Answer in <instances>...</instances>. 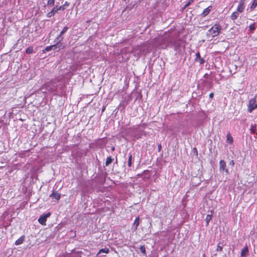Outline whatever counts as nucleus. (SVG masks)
<instances>
[{"mask_svg": "<svg viewBox=\"0 0 257 257\" xmlns=\"http://www.w3.org/2000/svg\"><path fill=\"white\" fill-rule=\"evenodd\" d=\"M226 163L224 160H221L219 162V170L220 171H225L227 174H229L228 169L226 168Z\"/></svg>", "mask_w": 257, "mask_h": 257, "instance_id": "423d86ee", "label": "nucleus"}, {"mask_svg": "<svg viewBox=\"0 0 257 257\" xmlns=\"http://www.w3.org/2000/svg\"><path fill=\"white\" fill-rule=\"evenodd\" d=\"M24 241V236H22L16 241L15 244L16 245H20Z\"/></svg>", "mask_w": 257, "mask_h": 257, "instance_id": "4468645a", "label": "nucleus"}, {"mask_svg": "<svg viewBox=\"0 0 257 257\" xmlns=\"http://www.w3.org/2000/svg\"><path fill=\"white\" fill-rule=\"evenodd\" d=\"M141 251L144 254H146V248L144 245H142L140 247Z\"/></svg>", "mask_w": 257, "mask_h": 257, "instance_id": "b1692460", "label": "nucleus"}, {"mask_svg": "<svg viewBox=\"0 0 257 257\" xmlns=\"http://www.w3.org/2000/svg\"><path fill=\"white\" fill-rule=\"evenodd\" d=\"M248 248L247 246H245L243 247L241 252V256L242 257H246L247 253H248Z\"/></svg>", "mask_w": 257, "mask_h": 257, "instance_id": "9b49d317", "label": "nucleus"}, {"mask_svg": "<svg viewBox=\"0 0 257 257\" xmlns=\"http://www.w3.org/2000/svg\"><path fill=\"white\" fill-rule=\"evenodd\" d=\"M132 155H130L128 158V166L129 167H131L132 165Z\"/></svg>", "mask_w": 257, "mask_h": 257, "instance_id": "a878e982", "label": "nucleus"}, {"mask_svg": "<svg viewBox=\"0 0 257 257\" xmlns=\"http://www.w3.org/2000/svg\"><path fill=\"white\" fill-rule=\"evenodd\" d=\"M255 29V23H253L251 24H250L249 26V30L251 31H253Z\"/></svg>", "mask_w": 257, "mask_h": 257, "instance_id": "4be33fe9", "label": "nucleus"}, {"mask_svg": "<svg viewBox=\"0 0 257 257\" xmlns=\"http://www.w3.org/2000/svg\"><path fill=\"white\" fill-rule=\"evenodd\" d=\"M229 164H230V165H231L232 166H234V161H233V160L231 161L230 162Z\"/></svg>", "mask_w": 257, "mask_h": 257, "instance_id": "2f4dec72", "label": "nucleus"}, {"mask_svg": "<svg viewBox=\"0 0 257 257\" xmlns=\"http://www.w3.org/2000/svg\"><path fill=\"white\" fill-rule=\"evenodd\" d=\"M195 60L198 62L200 64H203L204 63V60L203 58H201L199 52H198L196 54V58Z\"/></svg>", "mask_w": 257, "mask_h": 257, "instance_id": "6e6552de", "label": "nucleus"}, {"mask_svg": "<svg viewBox=\"0 0 257 257\" xmlns=\"http://www.w3.org/2000/svg\"><path fill=\"white\" fill-rule=\"evenodd\" d=\"M68 30L67 27H65L63 28L62 31L60 33L59 35L57 36V37L56 38L55 41L58 42L59 40H60L62 38L63 39V37H61L62 35H63L64 33H65Z\"/></svg>", "mask_w": 257, "mask_h": 257, "instance_id": "0eeeda50", "label": "nucleus"}, {"mask_svg": "<svg viewBox=\"0 0 257 257\" xmlns=\"http://www.w3.org/2000/svg\"><path fill=\"white\" fill-rule=\"evenodd\" d=\"M212 219V214H208L207 215L205 218V221L206 222L207 225L209 224V221Z\"/></svg>", "mask_w": 257, "mask_h": 257, "instance_id": "a211bd4d", "label": "nucleus"}, {"mask_svg": "<svg viewBox=\"0 0 257 257\" xmlns=\"http://www.w3.org/2000/svg\"><path fill=\"white\" fill-rule=\"evenodd\" d=\"M245 0H241L239 4L237 7L236 9V12H237L238 13H241L243 12L245 9V4H244Z\"/></svg>", "mask_w": 257, "mask_h": 257, "instance_id": "39448f33", "label": "nucleus"}, {"mask_svg": "<svg viewBox=\"0 0 257 257\" xmlns=\"http://www.w3.org/2000/svg\"><path fill=\"white\" fill-rule=\"evenodd\" d=\"M161 147V145L159 146V148H160Z\"/></svg>", "mask_w": 257, "mask_h": 257, "instance_id": "72a5a7b5", "label": "nucleus"}, {"mask_svg": "<svg viewBox=\"0 0 257 257\" xmlns=\"http://www.w3.org/2000/svg\"><path fill=\"white\" fill-rule=\"evenodd\" d=\"M109 251V249L108 248H102L99 250L98 252L97 253V255L101 253H108Z\"/></svg>", "mask_w": 257, "mask_h": 257, "instance_id": "dca6fc26", "label": "nucleus"}, {"mask_svg": "<svg viewBox=\"0 0 257 257\" xmlns=\"http://www.w3.org/2000/svg\"><path fill=\"white\" fill-rule=\"evenodd\" d=\"M211 6H209L207 8L205 9L202 13V15L203 17L207 16L211 11Z\"/></svg>", "mask_w": 257, "mask_h": 257, "instance_id": "f8f14e48", "label": "nucleus"}, {"mask_svg": "<svg viewBox=\"0 0 257 257\" xmlns=\"http://www.w3.org/2000/svg\"><path fill=\"white\" fill-rule=\"evenodd\" d=\"M112 162V159L110 157H108L106 159V161L105 162V164L106 166H108L109 164H110Z\"/></svg>", "mask_w": 257, "mask_h": 257, "instance_id": "5701e85b", "label": "nucleus"}, {"mask_svg": "<svg viewBox=\"0 0 257 257\" xmlns=\"http://www.w3.org/2000/svg\"><path fill=\"white\" fill-rule=\"evenodd\" d=\"M69 3L67 2H66L63 6L66 9L67 7H68L69 6Z\"/></svg>", "mask_w": 257, "mask_h": 257, "instance_id": "7c9ffc66", "label": "nucleus"}, {"mask_svg": "<svg viewBox=\"0 0 257 257\" xmlns=\"http://www.w3.org/2000/svg\"><path fill=\"white\" fill-rule=\"evenodd\" d=\"M257 7V0H253L250 7V11H253Z\"/></svg>", "mask_w": 257, "mask_h": 257, "instance_id": "f3484780", "label": "nucleus"}, {"mask_svg": "<svg viewBox=\"0 0 257 257\" xmlns=\"http://www.w3.org/2000/svg\"><path fill=\"white\" fill-rule=\"evenodd\" d=\"M213 96V93H211L210 94H209V97L210 98H212Z\"/></svg>", "mask_w": 257, "mask_h": 257, "instance_id": "473e14b6", "label": "nucleus"}, {"mask_svg": "<svg viewBox=\"0 0 257 257\" xmlns=\"http://www.w3.org/2000/svg\"><path fill=\"white\" fill-rule=\"evenodd\" d=\"M57 12V11L56 10V7H55L47 14V17L48 18H50L54 16Z\"/></svg>", "mask_w": 257, "mask_h": 257, "instance_id": "ddd939ff", "label": "nucleus"}, {"mask_svg": "<svg viewBox=\"0 0 257 257\" xmlns=\"http://www.w3.org/2000/svg\"><path fill=\"white\" fill-rule=\"evenodd\" d=\"M26 52L28 54H32L33 53V48L32 47H28L26 50Z\"/></svg>", "mask_w": 257, "mask_h": 257, "instance_id": "412c9836", "label": "nucleus"}, {"mask_svg": "<svg viewBox=\"0 0 257 257\" xmlns=\"http://www.w3.org/2000/svg\"><path fill=\"white\" fill-rule=\"evenodd\" d=\"M194 0H189V1L187 2V3L185 5L184 9L187 8L189 6H190L191 4H192L194 2Z\"/></svg>", "mask_w": 257, "mask_h": 257, "instance_id": "393cba45", "label": "nucleus"}, {"mask_svg": "<svg viewBox=\"0 0 257 257\" xmlns=\"http://www.w3.org/2000/svg\"><path fill=\"white\" fill-rule=\"evenodd\" d=\"M247 108L248 111L250 113L257 108V102H256L255 98H251L249 100Z\"/></svg>", "mask_w": 257, "mask_h": 257, "instance_id": "7ed1b4c3", "label": "nucleus"}, {"mask_svg": "<svg viewBox=\"0 0 257 257\" xmlns=\"http://www.w3.org/2000/svg\"><path fill=\"white\" fill-rule=\"evenodd\" d=\"M238 15H239V13L235 11V12H233L231 14V16H230L231 19L233 21L235 20V19H236L238 18Z\"/></svg>", "mask_w": 257, "mask_h": 257, "instance_id": "2eb2a0df", "label": "nucleus"}, {"mask_svg": "<svg viewBox=\"0 0 257 257\" xmlns=\"http://www.w3.org/2000/svg\"><path fill=\"white\" fill-rule=\"evenodd\" d=\"M48 90L51 92L54 91L55 90V86H53L51 87L50 88H49Z\"/></svg>", "mask_w": 257, "mask_h": 257, "instance_id": "c756f323", "label": "nucleus"}, {"mask_svg": "<svg viewBox=\"0 0 257 257\" xmlns=\"http://www.w3.org/2000/svg\"><path fill=\"white\" fill-rule=\"evenodd\" d=\"M217 251H221L222 250V247L220 245V243H219L217 245Z\"/></svg>", "mask_w": 257, "mask_h": 257, "instance_id": "bb28decb", "label": "nucleus"}, {"mask_svg": "<svg viewBox=\"0 0 257 257\" xmlns=\"http://www.w3.org/2000/svg\"><path fill=\"white\" fill-rule=\"evenodd\" d=\"M227 142L229 143H232L233 142V139L230 134H227L226 136Z\"/></svg>", "mask_w": 257, "mask_h": 257, "instance_id": "aec40b11", "label": "nucleus"}, {"mask_svg": "<svg viewBox=\"0 0 257 257\" xmlns=\"http://www.w3.org/2000/svg\"><path fill=\"white\" fill-rule=\"evenodd\" d=\"M52 198H54L57 200H59L61 197V194L57 192H53L50 195Z\"/></svg>", "mask_w": 257, "mask_h": 257, "instance_id": "1a4fd4ad", "label": "nucleus"}, {"mask_svg": "<svg viewBox=\"0 0 257 257\" xmlns=\"http://www.w3.org/2000/svg\"><path fill=\"white\" fill-rule=\"evenodd\" d=\"M256 124H253L251 125L250 130V132L251 133H252V134L255 133V131H256Z\"/></svg>", "mask_w": 257, "mask_h": 257, "instance_id": "6ab92c4d", "label": "nucleus"}, {"mask_svg": "<svg viewBox=\"0 0 257 257\" xmlns=\"http://www.w3.org/2000/svg\"><path fill=\"white\" fill-rule=\"evenodd\" d=\"M256 135H257V132H256Z\"/></svg>", "mask_w": 257, "mask_h": 257, "instance_id": "f704fd0d", "label": "nucleus"}, {"mask_svg": "<svg viewBox=\"0 0 257 257\" xmlns=\"http://www.w3.org/2000/svg\"><path fill=\"white\" fill-rule=\"evenodd\" d=\"M65 9V8H64V7L63 6H60V7H56V10L57 11H59V10L63 11Z\"/></svg>", "mask_w": 257, "mask_h": 257, "instance_id": "cd10ccee", "label": "nucleus"}, {"mask_svg": "<svg viewBox=\"0 0 257 257\" xmlns=\"http://www.w3.org/2000/svg\"><path fill=\"white\" fill-rule=\"evenodd\" d=\"M55 1L54 0H48L47 2V4L49 5H53L54 4Z\"/></svg>", "mask_w": 257, "mask_h": 257, "instance_id": "c85d7f7f", "label": "nucleus"}, {"mask_svg": "<svg viewBox=\"0 0 257 257\" xmlns=\"http://www.w3.org/2000/svg\"><path fill=\"white\" fill-rule=\"evenodd\" d=\"M62 40V38L59 40V41L57 42L56 44L53 45L49 46L45 48V50H44V52H48L52 49H55L58 48V50L63 48L65 46L64 45L61 43V41Z\"/></svg>", "mask_w": 257, "mask_h": 257, "instance_id": "f03ea898", "label": "nucleus"}, {"mask_svg": "<svg viewBox=\"0 0 257 257\" xmlns=\"http://www.w3.org/2000/svg\"><path fill=\"white\" fill-rule=\"evenodd\" d=\"M140 224V217L138 216L136 218L135 220L133 223V228L136 230Z\"/></svg>", "mask_w": 257, "mask_h": 257, "instance_id": "9d476101", "label": "nucleus"}, {"mask_svg": "<svg viewBox=\"0 0 257 257\" xmlns=\"http://www.w3.org/2000/svg\"><path fill=\"white\" fill-rule=\"evenodd\" d=\"M220 30L221 27L218 24H215L209 30V35L211 37L217 36L220 33Z\"/></svg>", "mask_w": 257, "mask_h": 257, "instance_id": "f257e3e1", "label": "nucleus"}, {"mask_svg": "<svg viewBox=\"0 0 257 257\" xmlns=\"http://www.w3.org/2000/svg\"><path fill=\"white\" fill-rule=\"evenodd\" d=\"M50 215L51 213L50 212H48L45 215L41 216L38 219V222L42 225H46L47 219L50 216Z\"/></svg>", "mask_w": 257, "mask_h": 257, "instance_id": "20e7f679", "label": "nucleus"}]
</instances>
